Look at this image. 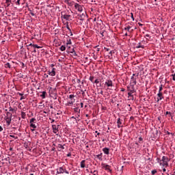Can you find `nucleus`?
Masks as SVG:
<instances>
[{"label": "nucleus", "mask_w": 175, "mask_h": 175, "mask_svg": "<svg viewBox=\"0 0 175 175\" xmlns=\"http://www.w3.org/2000/svg\"><path fill=\"white\" fill-rule=\"evenodd\" d=\"M157 163H159V165L162 166V167H167L169 166V158L166 156H163L161 159L157 158Z\"/></svg>", "instance_id": "1"}, {"label": "nucleus", "mask_w": 175, "mask_h": 175, "mask_svg": "<svg viewBox=\"0 0 175 175\" xmlns=\"http://www.w3.org/2000/svg\"><path fill=\"white\" fill-rule=\"evenodd\" d=\"M13 117V114L10 112H7L6 116L4 118L5 121L6 122V125L9 126L10 124H12V118Z\"/></svg>", "instance_id": "2"}, {"label": "nucleus", "mask_w": 175, "mask_h": 175, "mask_svg": "<svg viewBox=\"0 0 175 175\" xmlns=\"http://www.w3.org/2000/svg\"><path fill=\"white\" fill-rule=\"evenodd\" d=\"M138 77H139V73L133 74L131 78L130 84H133L136 85V84H137V81L136 80H137Z\"/></svg>", "instance_id": "3"}, {"label": "nucleus", "mask_w": 175, "mask_h": 175, "mask_svg": "<svg viewBox=\"0 0 175 175\" xmlns=\"http://www.w3.org/2000/svg\"><path fill=\"white\" fill-rule=\"evenodd\" d=\"M64 173H66V174H69V172L64 167H60L57 170V174H64Z\"/></svg>", "instance_id": "4"}, {"label": "nucleus", "mask_w": 175, "mask_h": 175, "mask_svg": "<svg viewBox=\"0 0 175 175\" xmlns=\"http://www.w3.org/2000/svg\"><path fill=\"white\" fill-rule=\"evenodd\" d=\"M75 94H70L69 96V99H70V101H68L66 106H72V105H73L75 103V102L76 101V100L75 99Z\"/></svg>", "instance_id": "5"}, {"label": "nucleus", "mask_w": 175, "mask_h": 175, "mask_svg": "<svg viewBox=\"0 0 175 175\" xmlns=\"http://www.w3.org/2000/svg\"><path fill=\"white\" fill-rule=\"evenodd\" d=\"M105 87H107L108 90H110L113 87V81L111 79H106L104 83Z\"/></svg>", "instance_id": "6"}, {"label": "nucleus", "mask_w": 175, "mask_h": 175, "mask_svg": "<svg viewBox=\"0 0 175 175\" xmlns=\"http://www.w3.org/2000/svg\"><path fill=\"white\" fill-rule=\"evenodd\" d=\"M29 124L30 128H33V129H36V124H36V119L35 118L30 119Z\"/></svg>", "instance_id": "7"}, {"label": "nucleus", "mask_w": 175, "mask_h": 175, "mask_svg": "<svg viewBox=\"0 0 175 175\" xmlns=\"http://www.w3.org/2000/svg\"><path fill=\"white\" fill-rule=\"evenodd\" d=\"M75 9H76V10H78L80 13H81V12H83L84 7L77 3H75Z\"/></svg>", "instance_id": "8"}, {"label": "nucleus", "mask_w": 175, "mask_h": 175, "mask_svg": "<svg viewBox=\"0 0 175 175\" xmlns=\"http://www.w3.org/2000/svg\"><path fill=\"white\" fill-rule=\"evenodd\" d=\"M135 85L130 83V85L127 86V91L130 92H136V90H135Z\"/></svg>", "instance_id": "9"}, {"label": "nucleus", "mask_w": 175, "mask_h": 175, "mask_svg": "<svg viewBox=\"0 0 175 175\" xmlns=\"http://www.w3.org/2000/svg\"><path fill=\"white\" fill-rule=\"evenodd\" d=\"M59 126V125H57V126L55 124L52 125L53 132V133H55L57 135H58V132L59 131V130L58 129Z\"/></svg>", "instance_id": "10"}, {"label": "nucleus", "mask_w": 175, "mask_h": 175, "mask_svg": "<svg viewBox=\"0 0 175 175\" xmlns=\"http://www.w3.org/2000/svg\"><path fill=\"white\" fill-rule=\"evenodd\" d=\"M62 18L66 20V21H70V20H72L70 18V15L64 14V12H62Z\"/></svg>", "instance_id": "11"}, {"label": "nucleus", "mask_w": 175, "mask_h": 175, "mask_svg": "<svg viewBox=\"0 0 175 175\" xmlns=\"http://www.w3.org/2000/svg\"><path fill=\"white\" fill-rule=\"evenodd\" d=\"M163 98V94L162 92H158L157 97V103H159V101L162 100Z\"/></svg>", "instance_id": "12"}, {"label": "nucleus", "mask_w": 175, "mask_h": 175, "mask_svg": "<svg viewBox=\"0 0 175 175\" xmlns=\"http://www.w3.org/2000/svg\"><path fill=\"white\" fill-rule=\"evenodd\" d=\"M48 75H49V76H51L52 77H54V76H55V75H56L55 68H52L51 70H49Z\"/></svg>", "instance_id": "13"}, {"label": "nucleus", "mask_w": 175, "mask_h": 175, "mask_svg": "<svg viewBox=\"0 0 175 175\" xmlns=\"http://www.w3.org/2000/svg\"><path fill=\"white\" fill-rule=\"evenodd\" d=\"M133 94H135V92H128V98H129V100H133V99H135L133 97Z\"/></svg>", "instance_id": "14"}, {"label": "nucleus", "mask_w": 175, "mask_h": 175, "mask_svg": "<svg viewBox=\"0 0 175 175\" xmlns=\"http://www.w3.org/2000/svg\"><path fill=\"white\" fill-rule=\"evenodd\" d=\"M103 152H104V154H105V155H109V149L108 148H103Z\"/></svg>", "instance_id": "15"}, {"label": "nucleus", "mask_w": 175, "mask_h": 175, "mask_svg": "<svg viewBox=\"0 0 175 175\" xmlns=\"http://www.w3.org/2000/svg\"><path fill=\"white\" fill-rule=\"evenodd\" d=\"M118 128H122V122H121V119L118 118L117 120Z\"/></svg>", "instance_id": "16"}, {"label": "nucleus", "mask_w": 175, "mask_h": 175, "mask_svg": "<svg viewBox=\"0 0 175 175\" xmlns=\"http://www.w3.org/2000/svg\"><path fill=\"white\" fill-rule=\"evenodd\" d=\"M135 49H144V45L142 44V42H139L137 46H135Z\"/></svg>", "instance_id": "17"}, {"label": "nucleus", "mask_w": 175, "mask_h": 175, "mask_svg": "<svg viewBox=\"0 0 175 175\" xmlns=\"http://www.w3.org/2000/svg\"><path fill=\"white\" fill-rule=\"evenodd\" d=\"M131 28H132V26L127 25L126 27H124L125 31H128V32H132L133 29L131 30Z\"/></svg>", "instance_id": "18"}, {"label": "nucleus", "mask_w": 175, "mask_h": 175, "mask_svg": "<svg viewBox=\"0 0 175 175\" xmlns=\"http://www.w3.org/2000/svg\"><path fill=\"white\" fill-rule=\"evenodd\" d=\"M114 53V51H110L109 53L108 58L109 59H111L113 58V53Z\"/></svg>", "instance_id": "19"}, {"label": "nucleus", "mask_w": 175, "mask_h": 175, "mask_svg": "<svg viewBox=\"0 0 175 175\" xmlns=\"http://www.w3.org/2000/svg\"><path fill=\"white\" fill-rule=\"evenodd\" d=\"M66 44V46L72 44V40H70V38H67Z\"/></svg>", "instance_id": "20"}, {"label": "nucleus", "mask_w": 175, "mask_h": 175, "mask_svg": "<svg viewBox=\"0 0 175 175\" xmlns=\"http://www.w3.org/2000/svg\"><path fill=\"white\" fill-rule=\"evenodd\" d=\"M81 167L84 169L85 167V160H83L81 161Z\"/></svg>", "instance_id": "21"}, {"label": "nucleus", "mask_w": 175, "mask_h": 175, "mask_svg": "<svg viewBox=\"0 0 175 175\" xmlns=\"http://www.w3.org/2000/svg\"><path fill=\"white\" fill-rule=\"evenodd\" d=\"M4 68H5L6 69H8V68L9 69H10V68H12V66L10 65V63L8 62L5 64Z\"/></svg>", "instance_id": "22"}, {"label": "nucleus", "mask_w": 175, "mask_h": 175, "mask_svg": "<svg viewBox=\"0 0 175 175\" xmlns=\"http://www.w3.org/2000/svg\"><path fill=\"white\" fill-rule=\"evenodd\" d=\"M46 92L45 91H44V92H42V94L40 95V96H41V98H42V99H46Z\"/></svg>", "instance_id": "23"}, {"label": "nucleus", "mask_w": 175, "mask_h": 175, "mask_svg": "<svg viewBox=\"0 0 175 175\" xmlns=\"http://www.w3.org/2000/svg\"><path fill=\"white\" fill-rule=\"evenodd\" d=\"M25 117H27V114L24 111H21V118L23 120H25Z\"/></svg>", "instance_id": "24"}, {"label": "nucleus", "mask_w": 175, "mask_h": 175, "mask_svg": "<svg viewBox=\"0 0 175 175\" xmlns=\"http://www.w3.org/2000/svg\"><path fill=\"white\" fill-rule=\"evenodd\" d=\"M59 49L61 51H65V50H66V46H65V45H62Z\"/></svg>", "instance_id": "25"}, {"label": "nucleus", "mask_w": 175, "mask_h": 175, "mask_svg": "<svg viewBox=\"0 0 175 175\" xmlns=\"http://www.w3.org/2000/svg\"><path fill=\"white\" fill-rule=\"evenodd\" d=\"M64 146H65V145L58 144L57 147H58V148H60V150H65V147Z\"/></svg>", "instance_id": "26"}, {"label": "nucleus", "mask_w": 175, "mask_h": 175, "mask_svg": "<svg viewBox=\"0 0 175 175\" xmlns=\"http://www.w3.org/2000/svg\"><path fill=\"white\" fill-rule=\"evenodd\" d=\"M11 2H12V0H5V3L7 5V7H9Z\"/></svg>", "instance_id": "27"}, {"label": "nucleus", "mask_w": 175, "mask_h": 175, "mask_svg": "<svg viewBox=\"0 0 175 175\" xmlns=\"http://www.w3.org/2000/svg\"><path fill=\"white\" fill-rule=\"evenodd\" d=\"M162 90H163V85L161 84L159 85V92H162Z\"/></svg>", "instance_id": "28"}, {"label": "nucleus", "mask_w": 175, "mask_h": 175, "mask_svg": "<svg viewBox=\"0 0 175 175\" xmlns=\"http://www.w3.org/2000/svg\"><path fill=\"white\" fill-rule=\"evenodd\" d=\"M33 47L34 49H42V46H38V45L36 44H34V45H33Z\"/></svg>", "instance_id": "29"}, {"label": "nucleus", "mask_w": 175, "mask_h": 175, "mask_svg": "<svg viewBox=\"0 0 175 175\" xmlns=\"http://www.w3.org/2000/svg\"><path fill=\"white\" fill-rule=\"evenodd\" d=\"M96 158L100 159V161H102V153H100V154H97Z\"/></svg>", "instance_id": "30"}, {"label": "nucleus", "mask_w": 175, "mask_h": 175, "mask_svg": "<svg viewBox=\"0 0 175 175\" xmlns=\"http://www.w3.org/2000/svg\"><path fill=\"white\" fill-rule=\"evenodd\" d=\"M94 77L92 76L90 77L89 78L90 81H91L93 84H94Z\"/></svg>", "instance_id": "31"}, {"label": "nucleus", "mask_w": 175, "mask_h": 175, "mask_svg": "<svg viewBox=\"0 0 175 175\" xmlns=\"http://www.w3.org/2000/svg\"><path fill=\"white\" fill-rule=\"evenodd\" d=\"M99 83H100V81L97 79L94 81V84H99Z\"/></svg>", "instance_id": "32"}, {"label": "nucleus", "mask_w": 175, "mask_h": 175, "mask_svg": "<svg viewBox=\"0 0 175 175\" xmlns=\"http://www.w3.org/2000/svg\"><path fill=\"white\" fill-rule=\"evenodd\" d=\"M28 10L30 12L29 14H31V16H35L36 14L32 12V10H31L29 8L28 9Z\"/></svg>", "instance_id": "33"}, {"label": "nucleus", "mask_w": 175, "mask_h": 175, "mask_svg": "<svg viewBox=\"0 0 175 175\" xmlns=\"http://www.w3.org/2000/svg\"><path fill=\"white\" fill-rule=\"evenodd\" d=\"M66 28L69 30V32H71L72 30L70 29V27H69V23H67Z\"/></svg>", "instance_id": "34"}, {"label": "nucleus", "mask_w": 175, "mask_h": 175, "mask_svg": "<svg viewBox=\"0 0 175 175\" xmlns=\"http://www.w3.org/2000/svg\"><path fill=\"white\" fill-rule=\"evenodd\" d=\"M10 137H12L13 139H18V138L17 136H15L14 135H10Z\"/></svg>", "instance_id": "35"}, {"label": "nucleus", "mask_w": 175, "mask_h": 175, "mask_svg": "<svg viewBox=\"0 0 175 175\" xmlns=\"http://www.w3.org/2000/svg\"><path fill=\"white\" fill-rule=\"evenodd\" d=\"M72 55H73L74 57H77V53H76V51H75L72 53H71Z\"/></svg>", "instance_id": "36"}, {"label": "nucleus", "mask_w": 175, "mask_h": 175, "mask_svg": "<svg viewBox=\"0 0 175 175\" xmlns=\"http://www.w3.org/2000/svg\"><path fill=\"white\" fill-rule=\"evenodd\" d=\"M131 17L133 21H135V17H133V13H132V12L131 13Z\"/></svg>", "instance_id": "37"}, {"label": "nucleus", "mask_w": 175, "mask_h": 175, "mask_svg": "<svg viewBox=\"0 0 175 175\" xmlns=\"http://www.w3.org/2000/svg\"><path fill=\"white\" fill-rule=\"evenodd\" d=\"M157 173V170H152V174L154 175Z\"/></svg>", "instance_id": "38"}, {"label": "nucleus", "mask_w": 175, "mask_h": 175, "mask_svg": "<svg viewBox=\"0 0 175 175\" xmlns=\"http://www.w3.org/2000/svg\"><path fill=\"white\" fill-rule=\"evenodd\" d=\"M104 33H105V31L100 32V35H101L102 38H103V36H105Z\"/></svg>", "instance_id": "39"}, {"label": "nucleus", "mask_w": 175, "mask_h": 175, "mask_svg": "<svg viewBox=\"0 0 175 175\" xmlns=\"http://www.w3.org/2000/svg\"><path fill=\"white\" fill-rule=\"evenodd\" d=\"M145 38H146V39H150V34H146Z\"/></svg>", "instance_id": "40"}, {"label": "nucleus", "mask_w": 175, "mask_h": 175, "mask_svg": "<svg viewBox=\"0 0 175 175\" xmlns=\"http://www.w3.org/2000/svg\"><path fill=\"white\" fill-rule=\"evenodd\" d=\"M9 111H14V109L12 108V107H10Z\"/></svg>", "instance_id": "41"}, {"label": "nucleus", "mask_w": 175, "mask_h": 175, "mask_svg": "<svg viewBox=\"0 0 175 175\" xmlns=\"http://www.w3.org/2000/svg\"><path fill=\"white\" fill-rule=\"evenodd\" d=\"M75 51V47H73L70 51V54H72Z\"/></svg>", "instance_id": "42"}, {"label": "nucleus", "mask_w": 175, "mask_h": 175, "mask_svg": "<svg viewBox=\"0 0 175 175\" xmlns=\"http://www.w3.org/2000/svg\"><path fill=\"white\" fill-rule=\"evenodd\" d=\"M172 80L175 81V74L172 75Z\"/></svg>", "instance_id": "43"}, {"label": "nucleus", "mask_w": 175, "mask_h": 175, "mask_svg": "<svg viewBox=\"0 0 175 175\" xmlns=\"http://www.w3.org/2000/svg\"><path fill=\"white\" fill-rule=\"evenodd\" d=\"M165 167H162L163 173H165V172H166V168H165Z\"/></svg>", "instance_id": "44"}, {"label": "nucleus", "mask_w": 175, "mask_h": 175, "mask_svg": "<svg viewBox=\"0 0 175 175\" xmlns=\"http://www.w3.org/2000/svg\"><path fill=\"white\" fill-rule=\"evenodd\" d=\"M81 82V81H80V79H77V83L78 84H80Z\"/></svg>", "instance_id": "45"}, {"label": "nucleus", "mask_w": 175, "mask_h": 175, "mask_svg": "<svg viewBox=\"0 0 175 175\" xmlns=\"http://www.w3.org/2000/svg\"><path fill=\"white\" fill-rule=\"evenodd\" d=\"M139 142H143V138L142 137H139Z\"/></svg>", "instance_id": "46"}, {"label": "nucleus", "mask_w": 175, "mask_h": 175, "mask_svg": "<svg viewBox=\"0 0 175 175\" xmlns=\"http://www.w3.org/2000/svg\"><path fill=\"white\" fill-rule=\"evenodd\" d=\"M23 99H25V97H24V96H21L20 100H23Z\"/></svg>", "instance_id": "47"}, {"label": "nucleus", "mask_w": 175, "mask_h": 175, "mask_svg": "<svg viewBox=\"0 0 175 175\" xmlns=\"http://www.w3.org/2000/svg\"><path fill=\"white\" fill-rule=\"evenodd\" d=\"M104 49H105V50L106 51H110V49H109V48L105 47Z\"/></svg>", "instance_id": "48"}, {"label": "nucleus", "mask_w": 175, "mask_h": 175, "mask_svg": "<svg viewBox=\"0 0 175 175\" xmlns=\"http://www.w3.org/2000/svg\"><path fill=\"white\" fill-rule=\"evenodd\" d=\"M2 131H3V128L2 127V126H0V132H2Z\"/></svg>", "instance_id": "49"}, {"label": "nucleus", "mask_w": 175, "mask_h": 175, "mask_svg": "<svg viewBox=\"0 0 175 175\" xmlns=\"http://www.w3.org/2000/svg\"><path fill=\"white\" fill-rule=\"evenodd\" d=\"M18 95H19L20 96H23V95H24V94H22V93L18 92Z\"/></svg>", "instance_id": "50"}, {"label": "nucleus", "mask_w": 175, "mask_h": 175, "mask_svg": "<svg viewBox=\"0 0 175 175\" xmlns=\"http://www.w3.org/2000/svg\"><path fill=\"white\" fill-rule=\"evenodd\" d=\"M138 25H139V27H143V24H142L141 23H138Z\"/></svg>", "instance_id": "51"}, {"label": "nucleus", "mask_w": 175, "mask_h": 175, "mask_svg": "<svg viewBox=\"0 0 175 175\" xmlns=\"http://www.w3.org/2000/svg\"><path fill=\"white\" fill-rule=\"evenodd\" d=\"M16 3H17V5H20V0H17Z\"/></svg>", "instance_id": "52"}, {"label": "nucleus", "mask_w": 175, "mask_h": 175, "mask_svg": "<svg viewBox=\"0 0 175 175\" xmlns=\"http://www.w3.org/2000/svg\"><path fill=\"white\" fill-rule=\"evenodd\" d=\"M21 65H22V68H24V66H25V64L24 63H21Z\"/></svg>", "instance_id": "53"}, {"label": "nucleus", "mask_w": 175, "mask_h": 175, "mask_svg": "<svg viewBox=\"0 0 175 175\" xmlns=\"http://www.w3.org/2000/svg\"><path fill=\"white\" fill-rule=\"evenodd\" d=\"M29 46H31V47H33L34 44L31 43V44H29Z\"/></svg>", "instance_id": "54"}, {"label": "nucleus", "mask_w": 175, "mask_h": 175, "mask_svg": "<svg viewBox=\"0 0 175 175\" xmlns=\"http://www.w3.org/2000/svg\"><path fill=\"white\" fill-rule=\"evenodd\" d=\"M166 114H170V116H172V113L169 111H166Z\"/></svg>", "instance_id": "55"}, {"label": "nucleus", "mask_w": 175, "mask_h": 175, "mask_svg": "<svg viewBox=\"0 0 175 175\" xmlns=\"http://www.w3.org/2000/svg\"><path fill=\"white\" fill-rule=\"evenodd\" d=\"M84 104L83 103H81V107H83Z\"/></svg>", "instance_id": "56"}, {"label": "nucleus", "mask_w": 175, "mask_h": 175, "mask_svg": "<svg viewBox=\"0 0 175 175\" xmlns=\"http://www.w3.org/2000/svg\"><path fill=\"white\" fill-rule=\"evenodd\" d=\"M44 76H45V78H49V75H46V74H44Z\"/></svg>", "instance_id": "57"}, {"label": "nucleus", "mask_w": 175, "mask_h": 175, "mask_svg": "<svg viewBox=\"0 0 175 175\" xmlns=\"http://www.w3.org/2000/svg\"><path fill=\"white\" fill-rule=\"evenodd\" d=\"M100 94L101 95H103V90H100Z\"/></svg>", "instance_id": "58"}, {"label": "nucleus", "mask_w": 175, "mask_h": 175, "mask_svg": "<svg viewBox=\"0 0 175 175\" xmlns=\"http://www.w3.org/2000/svg\"><path fill=\"white\" fill-rule=\"evenodd\" d=\"M70 155H72V154L68 153V154H67V157H70Z\"/></svg>", "instance_id": "59"}, {"label": "nucleus", "mask_w": 175, "mask_h": 175, "mask_svg": "<svg viewBox=\"0 0 175 175\" xmlns=\"http://www.w3.org/2000/svg\"><path fill=\"white\" fill-rule=\"evenodd\" d=\"M121 91H122V92H124V91H125V89L122 88V89H121Z\"/></svg>", "instance_id": "60"}, {"label": "nucleus", "mask_w": 175, "mask_h": 175, "mask_svg": "<svg viewBox=\"0 0 175 175\" xmlns=\"http://www.w3.org/2000/svg\"><path fill=\"white\" fill-rule=\"evenodd\" d=\"M55 120L54 119H52L51 120V124H53V122H54Z\"/></svg>", "instance_id": "61"}, {"label": "nucleus", "mask_w": 175, "mask_h": 175, "mask_svg": "<svg viewBox=\"0 0 175 175\" xmlns=\"http://www.w3.org/2000/svg\"><path fill=\"white\" fill-rule=\"evenodd\" d=\"M70 36H73V33H72V31L71 32H70Z\"/></svg>", "instance_id": "62"}, {"label": "nucleus", "mask_w": 175, "mask_h": 175, "mask_svg": "<svg viewBox=\"0 0 175 175\" xmlns=\"http://www.w3.org/2000/svg\"><path fill=\"white\" fill-rule=\"evenodd\" d=\"M31 131L32 132H33V131H35V129L33 128V129H31Z\"/></svg>", "instance_id": "63"}, {"label": "nucleus", "mask_w": 175, "mask_h": 175, "mask_svg": "<svg viewBox=\"0 0 175 175\" xmlns=\"http://www.w3.org/2000/svg\"><path fill=\"white\" fill-rule=\"evenodd\" d=\"M135 144H136L137 146H139V143H137V142H135Z\"/></svg>", "instance_id": "64"}]
</instances>
